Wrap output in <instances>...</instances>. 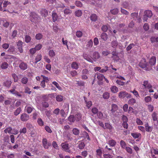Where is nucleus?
<instances>
[{
  "label": "nucleus",
  "instance_id": "6ab92c4d",
  "mask_svg": "<svg viewBox=\"0 0 158 158\" xmlns=\"http://www.w3.org/2000/svg\"><path fill=\"white\" fill-rule=\"evenodd\" d=\"M131 135L135 139L138 138L141 136V134L138 133H133Z\"/></svg>",
  "mask_w": 158,
  "mask_h": 158
},
{
  "label": "nucleus",
  "instance_id": "f704fd0d",
  "mask_svg": "<svg viewBox=\"0 0 158 158\" xmlns=\"http://www.w3.org/2000/svg\"><path fill=\"white\" fill-rule=\"evenodd\" d=\"M130 92L132 93L136 98H138L140 97L138 92L135 89H134L133 91H131Z\"/></svg>",
  "mask_w": 158,
  "mask_h": 158
},
{
  "label": "nucleus",
  "instance_id": "4be33fe9",
  "mask_svg": "<svg viewBox=\"0 0 158 158\" xmlns=\"http://www.w3.org/2000/svg\"><path fill=\"white\" fill-rule=\"evenodd\" d=\"M42 57V55L41 54H38L36 57L35 59V64H36L38 62L41 60Z\"/></svg>",
  "mask_w": 158,
  "mask_h": 158
},
{
  "label": "nucleus",
  "instance_id": "aec40b11",
  "mask_svg": "<svg viewBox=\"0 0 158 158\" xmlns=\"http://www.w3.org/2000/svg\"><path fill=\"white\" fill-rule=\"evenodd\" d=\"M79 65L76 62H73L71 64V67L73 69H77L78 68Z\"/></svg>",
  "mask_w": 158,
  "mask_h": 158
},
{
  "label": "nucleus",
  "instance_id": "58836bf2",
  "mask_svg": "<svg viewBox=\"0 0 158 158\" xmlns=\"http://www.w3.org/2000/svg\"><path fill=\"white\" fill-rule=\"evenodd\" d=\"M43 37V35L41 33H38L35 35V38L37 40H40Z\"/></svg>",
  "mask_w": 158,
  "mask_h": 158
},
{
  "label": "nucleus",
  "instance_id": "8fccbe9b",
  "mask_svg": "<svg viewBox=\"0 0 158 158\" xmlns=\"http://www.w3.org/2000/svg\"><path fill=\"white\" fill-rule=\"evenodd\" d=\"M143 28L144 29L145 31H148L149 28V27L148 24V23H145L143 26Z\"/></svg>",
  "mask_w": 158,
  "mask_h": 158
},
{
  "label": "nucleus",
  "instance_id": "f257e3e1",
  "mask_svg": "<svg viewBox=\"0 0 158 158\" xmlns=\"http://www.w3.org/2000/svg\"><path fill=\"white\" fill-rule=\"evenodd\" d=\"M83 56L85 59L92 63H93L94 61H96L100 57L98 52H94L92 56L86 53H84Z\"/></svg>",
  "mask_w": 158,
  "mask_h": 158
},
{
  "label": "nucleus",
  "instance_id": "412c9836",
  "mask_svg": "<svg viewBox=\"0 0 158 158\" xmlns=\"http://www.w3.org/2000/svg\"><path fill=\"white\" fill-rule=\"evenodd\" d=\"M72 132L73 134L75 135H78L80 133V131L77 128H74L72 130Z\"/></svg>",
  "mask_w": 158,
  "mask_h": 158
},
{
  "label": "nucleus",
  "instance_id": "a211bd4d",
  "mask_svg": "<svg viewBox=\"0 0 158 158\" xmlns=\"http://www.w3.org/2000/svg\"><path fill=\"white\" fill-rule=\"evenodd\" d=\"M96 75L97 76V79L100 81H102L103 78H105L104 76L100 73H96L95 76Z\"/></svg>",
  "mask_w": 158,
  "mask_h": 158
},
{
  "label": "nucleus",
  "instance_id": "864d4df0",
  "mask_svg": "<svg viewBox=\"0 0 158 158\" xmlns=\"http://www.w3.org/2000/svg\"><path fill=\"white\" fill-rule=\"evenodd\" d=\"M97 116L100 119H102L103 117L102 113L100 111H98L97 113Z\"/></svg>",
  "mask_w": 158,
  "mask_h": 158
},
{
  "label": "nucleus",
  "instance_id": "de8ad7c7",
  "mask_svg": "<svg viewBox=\"0 0 158 158\" xmlns=\"http://www.w3.org/2000/svg\"><path fill=\"white\" fill-rule=\"evenodd\" d=\"M120 145L121 147L123 149H125L126 147V143L123 140H122L120 141Z\"/></svg>",
  "mask_w": 158,
  "mask_h": 158
},
{
  "label": "nucleus",
  "instance_id": "ea45409f",
  "mask_svg": "<svg viewBox=\"0 0 158 158\" xmlns=\"http://www.w3.org/2000/svg\"><path fill=\"white\" fill-rule=\"evenodd\" d=\"M56 99L58 102H61L63 100V97L60 95H57L56 97Z\"/></svg>",
  "mask_w": 158,
  "mask_h": 158
},
{
  "label": "nucleus",
  "instance_id": "a18cd8bd",
  "mask_svg": "<svg viewBox=\"0 0 158 158\" xmlns=\"http://www.w3.org/2000/svg\"><path fill=\"white\" fill-rule=\"evenodd\" d=\"M42 45L41 44H39L37 45L35 47V48L36 49V51H38L40 50L42 48Z\"/></svg>",
  "mask_w": 158,
  "mask_h": 158
},
{
  "label": "nucleus",
  "instance_id": "4468645a",
  "mask_svg": "<svg viewBox=\"0 0 158 158\" xmlns=\"http://www.w3.org/2000/svg\"><path fill=\"white\" fill-rule=\"evenodd\" d=\"M19 67L21 69L24 70L27 69V65L26 63L22 62L20 64Z\"/></svg>",
  "mask_w": 158,
  "mask_h": 158
},
{
  "label": "nucleus",
  "instance_id": "49530a36",
  "mask_svg": "<svg viewBox=\"0 0 158 158\" xmlns=\"http://www.w3.org/2000/svg\"><path fill=\"white\" fill-rule=\"evenodd\" d=\"M148 111L151 112H152L154 109V106L151 104L148 105Z\"/></svg>",
  "mask_w": 158,
  "mask_h": 158
},
{
  "label": "nucleus",
  "instance_id": "dca6fc26",
  "mask_svg": "<svg viewBox=\"0 0 158 158\" xmlns=\"http://www.w3.org/2000/svg\"><path fill=\"white\" fill-rule=\"evenodd\" d=\"M108 143L111 147H114L115 146L116 144L115 141L113 139H110L108 142Z\"/></svg>",
  "mask_w": 158,
  "mask_h": 158
},
{
  "label": "nucleus",
  "instance_id": "cd10ccee",
  "mask_svg": "<svg viewBox=\"0 0 158 158\" xmlns=\"http://www.w3.org/2000/svg\"><path fill=\"white\" fill-rule=\"evenodd\" d=\"M152 98L150 96H147L144 98V100L146 103H149L152 101Z\"/></svg>",
  "mask_w": 158,
  "mask_h": 158
},
{
  "label": "nucleus",
  "instance_id": "4d7b16f0",
  "mask_svg": "<svg viewBox=\"0 0 158 158\" xmlns=\"http://www.w3.org/2000/svg\"><path fill=\"white\" fill-rule=\"evenodd\" d=\"M91 110L92 113L94 114H97L98 112V109L96 107L92 108Z\"/></svg>",
  "mask_w": 158,
  "mask_h": 158
},
{
  "label": "nucleus",
  "instance_id": "423d86ee",
  "mask_svg": "<svg viewBox=\"0 0 158 158\" xmlns=\"http://www.w3.org/2000/svg\"><path fill=\"white\" fill-rule=\"evenodd\" d=\"M31 20L32 22L37 23L38 22L39 18L37 15L35 13H32L30 16Z\"/></svg>",
  "mask_w": 158,
  "mask_h": 158
},
{
  "label": "nucleus",
  "instance_id": "9b49d317",
  "mask_svg": "<svg viewBox=\"0 0 158 158\" xmlns=\"http://www.w3.org/2000/svg\"><path fill=\"white\" fill-rule=\"evenodd\" d=\"M110 90L113 93H116L118 90V87L114 85L111 86L110 88Z\"/></svg>",
  "mask_w": 158,
  "mask_h": 158
},
{
  "label": "nucleus",
  "instance_id": "f3484780",
  "mask_svg": "<svg viewBox=\"0 0 158 158\" xmlns=\"http://www.w3.org/2000/svg\"><path fill=\"white\" fill-rule=\"evenodd\" d=\"M101 37L102 39L104 41L106 40L108 38L107 34L105 33H102L101 35Z\"/></svg>",
  "mask_w": 158,
  "mask_h": 158
},
{
  "label": "nucleus",
  "instance_id": "5fc2aeb1",
  "mask_svg": "<svg viewBox=\"0 0 158 158\" xmlns=\"http://www.w3.org/2000/svg\"><path fill=\"white\" fill-rule=\"evenodd\" d=\"M93 44V41L90 40L87 43V47L90 48L92 47Z\"/></svg>",
  "mask_w": 158,
  "mask_h": 158
},
{
  "label": "nucleus",
  "instance_id": "39448f33",
  "mask_svg": "<svg viewBox=\"0 0 158 158\" xmlns=\"http://www.w3.org/2000/svg\"><path fill=\"white\" fill-rule=\"evenodd\" d=\"M42 145L44 148L46 149H48L49 147L51 146V143L48 142L45 138L43 139L42 141Z\"/></svg>",
  "mask_w": 158,
  "mask_h": 158
},
{
  "label": "nucleus",
  "instance_id": "bf43d9fd",
  "mask_svg": "<svg viewBox=\"0 0 158 158\" xmlns=\"http://www.w3.org/2000/svg\"><path fill=\"white\" fill-rule=\"evenodd\" d=\"M52 146L54 148L56 149H58L59 147L56 142L54 141L52 143Z\"/></svg>",
  "mask_w": 158,
  "mask_h": 158
},
{
  "label": "nucleus",
  "instance_id": "79ce46f5",
  "mask_svg": "<svg viewBox=\"0 0 158 158\" xmlns=\"http://www.w3.org/2000/svg\"><path fill=\"white\" fill-rule=\"evenodd\" d=\"M103 97L104 99H108L110 97V94L107 92H105L103 94Z\"/></svg>",
  "mask_w": 158,
  "mask_h": 158
},
{
  "label": "nucleus",
  "instance_id": "c9c22d12",
  "mask_svg": "<svg viewBox=\"0 0 158 158\" xmlns=\"http://www.w3.org/2000/svg\"><path fill=\"white\" fill-rule=\"evenodd\" d=\"M110 12L113 15H116L118 13V9L117 8H114L110 10Z\"/></svg>",
  "mask_w": 158,
  "mask_h": 158
},
{
  "label": "nucleus",
  "instance_id": "0e129e2a",
  "mask_svg": "<svg viewBox=\"0 0 158 158\" xmlns=\"http://www.w3.org/2000/svg\"><path fill=\"white\" fill-rule=\"evenodd\" d=\"M94 45H97L99 43V41L97 38L95 37L94 38Z\"/></svg>",
  "mask_w": 158,
  "mask_h": 158
},
{
  "label": "nucleus",
  "instance_id": "c85d7f7f",
  "mask_svg": "<svg viewBox=\"0 0 158 158\" xmlns=\"http://www.w3.org/2000/svg\"><path fill=\"white\" fill-rule=\"evenodd\" d=\"M11 81H6L4 83V85L6 87H9L10 86Z\"/></svg>",
  "mask_w": 158,
  "mask_h": 158
},
{
  "label": "nucleus",
  "instance_id": "ddd939ff",
  "mask_svg": "<svg viewBox=\"0 0 158 158\" xmlns=\"http://www.w3.org/2000/svg\"><path fill=\"white\" fill-rule=\"evenodd\" d=\"M152 117L153 121H156L157 123L158 118L157 114L155 112H154L152 114Z\"/></svg>",
  "mask_w": 158,
  "mask_h": 158
},
{
  "label": "nucleus",
  "instance_id": "338daca9",
  "mask_svg": "<svg viewBox=\"0 0 158 158\" xmlns=\"http://www.w3.org/2000/svg\"><path fill=\"white\" fill-rule=\"evenodd\" d=\"M60 110L59 108L56 109L53 111V113L56 115L59 114L60 112Z\"/></svg>",
  "mask_w": 158,
  "mask_h": 158
},
{
  "label": "nucleus",
  "instance_id": "1a4fd4ad",
  "mask_svg": "<svg viewBox=\"0 0 158 158\" xmlns=\"http://www.w3.org/2000/svg\"><path fill=\"white\" fill-rule=\"evenodd\" d=\"M23 42L20 41H19L17 43V45L18 47V49L19 50V51L20 53L23 52V49H22V45H23Z\"/></svg>",
  "mask_w": 158,
  "mask_h": 158
},
{
  "label": "nucleus",
  "instance_id": "2eb2a0df",
  "mask_svg": "<svg viewBox=\"0 0 158 158\" xmlns=\"http://www.w3.org/2000/svg\"><path fill=\"white\" fill-rule=\"evenodd\" d=\"M144 15L149 18L151 17L152 15V13L151 10H148L145 11Z\"/></svg>",
  "mask_w": 158,
  "mask_h": 158
},
{
  "label": "nucleus",
  "instance_id": "13d9d810",
  "mask_svg": "<svg viewBox=\"0 0 158 158\" xmlns=\"http://www.w3.org/2000/svg\"><path fill=\"white\" fill-rule=\"evenodd\" d=\"M128 105L127 104H125L123 106V110L124 111L127 112L128 110Z\"/></svg>",
  "mask_w": 158,
  "mask_h": 158
},
{
  "label": "nucleus",
  "instance_id": "7c9ffc66",
  "mask_svg": "<svg viewBox=\"0 0 158 158\" xmlns=\"http://www.w3.org/2000/svg\"><path fill=\"white\" fill-rule=\"evenodd\" d=\"M49 56L50 57H53L55 55V53L54 51L52 50H51L48 52Z\"/></svg>",
  "mask_w": 158,
  "mask_h": 158
},
{
  "label": "nucleus",
  "instance_id": "473e14b6",
  "mask_svg": "<svg viewBox=\"0 0 158 158\" xmlns=\"http://www.w3.org/2000/svg\"><path fill=\"white\" fill-rule=\"evenodd\" d=\"M90 18L91 20L93 21H96L97 19V16L95 14L92 15L90 16Z\"/></svg>",
  "mask_w": 158,
  "mask_h": 158
},
{
  "label": "nucleus",
  "instance_id": "c756f323",
  "mask_svg": "<svg viewBox=\"0 0 158 158\" xmlns=\"http://www.w3.org/2000/svg\"><path fill=\"white\" fill-rule=\"evenodd\" d=\"M146 130L148 132H151L152 130V128L151 127L149 126L148 124L146 123L145 125Z\"/></svg>",
  "mask_w": 158,
  "mask_h": 158
},
{
  "label": "nucleus",
  "instance_id": "2f4dec72",
  "mask_svg": "<svg viewBox=\"0 0 158 158\" xmlns=\"http://www.w3.org/2000/svg\"><path fill=\"white\" fill-rule=\"evenodd\" d=\"M96 152L97 156L100 157L102 156V152L101 149L100 148L97 149Z\"/></svg>",
  "mask_w": 158,
  "mask_h": 158
},
{
  "label": "nucleus",
  "instance_id": "3c124183",
  "mask_svg": "<svg viewBox=\"0 0 158 158\" xmlns=\"http://www.w3.org/2000/svg\"><path fill=\"white\" fill-rule=\"evenodd\" d=\"M21 111V109L20 108H18L15 111L14 114L15 115H17Z\"/></svg>",
  "mask_w": 158,
  "mask_h": 158
},
{
  "label": "nucleus",
  "instance_id": "9d476101",
  "mask_svg": "<svg viewBox=\"0 0 158 158\" xmlns=\"http://www.w3.org/2000/svg\"><path fill=\"white\" fill-rule=\"evenodd\" d=\"M111 109L110 110L111 113H113L118 109V106L116 104H113L111 105Z\"/></svg>",
  "mask_w": 158,
  "mask_h": 158
},
{
  "label": "nucleus",
  "instance_id": "5701e85b",
  "mask_svg": "<svg viewBox=\"0 0 158 158\" xmlns=\"http://www.w3.org/2000/svg\"><path fill=\"white\" fill-rule=\"evenodd\" d=\"M136 100L134 98H132L129 99L128 101V104L131 105H133L134 104L136 103Z\"/></svg>",
  "mask_w": 158,
  "mask_h": 158
},
{
  "label": "nucleus",
  "instance_id": "37998d69",
  "mask_svg": "<svg viewBox=\"0 0 158 158\" xmlns=\"http://www.w3.org/2000/svg\"><path fill=\"white\" fill-rule=\"evenodd\" d=\"M28 81V78L26 77H24L22 78L21 80V82L24 84H26L27 83Z\"/></svg>",
  "mask_w": 158,
  "mask_h": 158
},
{
  "label": "nucleus",
  "instance_id": "e433bc0d",
  "mask_svg": "<svg viewBox=\"0 0 158 158\" xmlns=\"http://www.w3.org/2000/svg\"><path fill=\"white\" fill-rule=\"evenodd\" d=\"M111 46L112 47H113L114 48H115L117 46L118 44V42H117V41L116 40H114L113 41L111 42Z\"/></svg>",
  "mask_w": 158,
  "mask_h": 158
},
{
  "label": "nucleus",
  "instance_id": "052dcab7",
  "mask_svg": "<svg viewBox=\"0 0 158 158\" xmlns=\"http://www.w3.org/2000/svg\"><path fill=\"white\" fill-rule=\"evenodd\" d=\"M12 76L14 80V81L15 82H17L18 80L17 76L14 73L12 74Z\"/></svg>",
  "mask_w": 158,
  "mask_h": 158
},
{
  "label": "nucleus",
  "instance_id": "7ed1b4c3",
  "mask_svg": "<svg viewBox=\"0 0 158 158\" xmlns=\"http://www.w3.org/2000/svg\"><path fill=\"white\" fill-rule=\"evenodd\" d=\"M118 96L119 98H124L125 97L127 98H130L131 97V95L129 94L126 91H121L119 92L118 94Z\"/></svg>",
  "mask_w": 158,
  "mask_h": 158
},
{
  "label": "nucleus",
  "instance_id": "20e7f679",
  "mask_svg": "<svg viewBox=\"0 0 158 158\" xmlns=\"http://www.w3.org/2000/svg\"><path fill=\"white\" fill-rule=\"evenodd\" d=\"M139 66L142 68H146L145 69H148L149 64L146 62V60L144 59H142L139 64Z\"/></svg>",
  "mask_w": 158,
  "mask_h": 158
},
{
  "label": "nucleus",
  "instance_id": "bb28decb",
  "mask_svg": "<svg viewBox=\"0 0 158 158\" xmlns=\"http://www.w3.org/2000/svg\"><path fill=\"white\" fill-rule=\"evenodd\" d=\"M105 129H108L110 131L112 130L113 128L112 126L109 123H107L105 124Z\"/></svg>",
  "mask_w": 158,
  "mask_h": 158
},
{
  "label": "nucleus",
  "instance_id": "603ef678",
  "mask_svg": "<svg viewBox=\"0 0 158 158\" xmlns=\"http://www.w3.org/2000/svg\"><path fill=\"white\" fill-rule=\"evenodd\" d=\"M69 121L71 122H73L75 121V119L73 115H70L68 118Z\"/></svg>",
  "mask_w": 158,
  "mask_h": 158
},
{
  "label": "nucleus",
  "instance_id": "0eeeda50",
  "mask_svg": "<svg viewBox=\"0 0 158 158\" xmlns=\"http://www.w3.org/2000/svg\"><path fill=\"white\" fill-rule=\"evenodd\" d=\"M62 149L65 151L70 152V151L69 150V144L67 143H62L61 145Z\"/></svg>",
  "mask_w": 158,
  "mask_h": 158
},
{
  "label": "nucleus",
  "instance_id": "f03ea898",
  "mask_svg": "<svg viewBox=\"0 0 158 158\" xmlns=\"http://www.w3.org/2000/svg\"><path fill=\"white\" fill-rule=\"evenodd\" d=\"M156 59L155 56H152L149 60V63H148L149 64L148 69H146V70H149L152 69V66L154 65L156 63Z\"/></svg>",
  "mask_w": 158,
  "mask_h": 158
},
{
  "label": "nucleus",
  "instance_id": "680f3d73",
  "mask_svg": "<svg viewBox=\"0 0 158 158\" xmlns=\"http://www.w3.org/2000/svg\"><path fill=\"white\" fill-rule=\"evenodd\" d=\"M82 35V32L80 31H77L76 33V35L78 37H81Z\"/></svg>",
  "mask_w": 158,
  "mask_h": 158
},
{
  "label": "nucleus",
  "instance_id": "b1692460",
  "mask_svg": "<svg viewBox=\"0 0 158 158\" xmlns=\"http://www.w3.org/2000/svg\"><path fill=\"white\" fill-rule=\"evenodd\" d=\"M12 131V128L10 127H8L6 128L4 131V132L5 133H8L9 134L12 133L11 131Z\"/></svg>",
  "mask_w": 158,
  "mask_h": 158
},
{
  "label": "nucleus",
  "instance_id": "72a5a7b5",
  "mask_svg": "<svg viewBox=\"0 0 158 158\" xmlns=\"http://www.w3.org/2000/svg\"><path fill=\"white\" fill-rule=\"evenodd\" d=\"M37 123L38 124L41 126H43L44 125V122L40 118H38L37 120Z\"/></svg>",
  "mask_w": 158,
  "mask_h": 158
},
{
  "label": "nucleus",
  "instance_id": "e2e57ef3",
  "mask_svg": "<svg viewBox=\"0 0 158 158\" xmlns=\"http://www.w3.org/2000/svg\"><path fill=\"white\" fill-rule=\"evenodd\" d=\"M31 40V37L29 35H26L25 36V41L26 43H28Z\"/></svg>",
  "mask_w": 158,
  "mask_h": 158
},
{
  "label": "nucleus",
  "instance_id": "c03bdc74",
  "mask_svg": "<svg viewBox=\"0 0 158 158\" xmlns=\"http://www.w3.org/2000/svg\"><path fill=\"white\" fill-rule=\"evenodd\" d=\"M48 11L46 10H43L41 12V14L43 16L46 17L48 15Z\"/></svg>",
  "mask_w": 158,
  "mask_h": 158
},
{
  "label": "nucleus",
  "instance_id": "69168bd1",
  "mask_svg": "<svg viewBox=\"0 0 158 158\" xmlns=\"http://www.w3.org/2000/svg\"><path fill=\"white\" fill-rule=\"evenodd\" d=\"M85 102L86 106L88 108L92 105V103L91 101H89L87 102L85 101Z\"/></svg>",
  "mask_w": 158,
  "mask_h": 158
},
{
  "label": "nucleus",
  "instance_id": "393cba45",
  "mask_svg": "<svg viewBox=\"0 0 158 158\" xmlns=\"http://www.w3.org/2000/svg\"><path fill=\"white\" fill-rule=\"evenodd\" d=\"M52 17L53 22H55L57 19L58 16L56 13L53 11L52 13Z\"/></svg>",
  "mask_w": 158,
  "mask_h": 158
},
{
  "label": "nucleus",
  "instance_id": "6e6552de",
  "mask_svg": "<svg viewBox=\"0 0 158 158\" xmlns=\"http://www.w3.org/2000/svg\"><path fill=\"white\" fill-rule=\"evenodd\" d=\"M20 119L23 121H27L29 119V116L26 114L23 113L21 115Z\"/></svg>",
  "mask_w": 158,
  "mask_h": 158
},
{
  "label": "nucleus",
  "instance_id": "4c0bfd02",
  "mask_svg": "<svg viewBox=\"0 0 158 158\" xmlns=\"http://www.w3.org/2000/svg\"><path fill=\"white\" fill-rule=\"evenodd\" d=\"M53 84L59 90H61L62 88L60 86L59 84L56 81H53L52 82Z\"/></svg>",
  "mask_w": 158,
  "mask_h": 158
},
{
  "label": "nucleus",
  "instance_id": "6e6d98bb",
  "mask_svg": "<svg viewBox=\"0 0 158 158\" xmlns=\"http://www.w3.org/2000/svg\"><path fill=\"white\" fill-rule=\"evenodd\" d=\"M72 10L69 9H66L64 10V14H68L72 13Z\"/></svg>",
  "mask_w": 158,
  "mask_h": 158
},
{
  "label": "nucleus",
  "instance_id": "a878e982",
  "mask_svg": "<svg viewBox=\"0 0 158 158\" xmlns=\"http://www.w3.org/2000/svg\"><path fill=\"white\" fill-rule=\"evenodd\" d=\"M8 66V64L6 62H4L2 63L1 68L2 69H7Z\"/></svg>",
  "mask_w": 158,
  "mask_h": 158
},
{
  "label": "nucleus",
  "instance_id": "a19ab883",
  "mask_svg": "<svg viewBox=\"0 0 158 158\" xmlns=\"http://www.w3.org/2000/svg\"><path fill=\"white\" fill-rule=\"evenodd\" d=\"M75 15L77 17H80L81 16L82 14V12L81 10H78L76 11L75 12Z\"/></svg>",
  "mask_w": 158,
  "mask_h": 158
},
{
  "label": "nucleus",
  "instance_id": "f8f14e48",
  "mask_svg": "<svg viewBox=\"0 0 158 158\" xmlns=\"http://www.w3.org/2000/svg\"><path fill=\"white\" fill-rule=\"evenodd\" d=\"M33 109V108L31 106L27 105L25 107V110L28 114H30L31 112Z\"/></svg>",
  "mask_w": 158,
  "mask_h": 158
},
{
  "label": "nucleus",
  "instance_id": "774afa93",
  "mask_svg": "<svg viewBox=\"0 0 158 158\" xmlns=\"http://www.w3.org/2000/svg\"><path fill=\"white\" fill-rule=\"evenodd\" d=\"M36 51V49H35V48H31L30 50V53L32 55H33L34 53H35Z\"/></svg>",
  "mask_w": 158,
  "mask_h": 158
},
{
  "label": "nucleus",
  "instance_id": "09e8293b",
  "mask_svg": "<svg viewBox=\"0 0 158 158\" xmlns=\"http://www.w3.org/2000/svg\"><path fill=\"white\" fill-rule=\"evenodd\" d=\"M81 115L80 114H78L75 115V118L76 120L77 121H79L81 119Z\"/></svg>",
  "mask_w": 158,
  "mask_h": 158
}]
</instances>
